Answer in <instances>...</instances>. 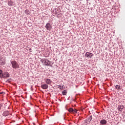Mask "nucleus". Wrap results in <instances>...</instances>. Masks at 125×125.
<instances>
[{
	"instance_id": "obj_1",
	"label": "nucleus",
	"mask_w": 125,
	"mask_h": 125,
	"mask_svg": "<svg viewBox=\"0 0 125 125\" xmlns=\"http://www.w3.org/2000/svg\"><path fill=\"white\" fill-rule=\"evenodd\" d=\"M11 64L13 69H19L20 67L19 64H18V62L15 61H12L11 62Z\"/></svg>"
},
{
	"instance_id": "obj_2",
	"label": "nucleus",
	"mask_w": 125,
	"mask_h": 125,
	"mask_svg": "<svg viewBox=\"0 0 125 125\" xmlns=\"http://www.w3.org/2000/svg\"><path fill=\"white\" fill-rule=\"evenodd\" d=\"M42 63H43L46 66H49L50 65V62L45 59H42L41 60Z\"/></svg>"
},
{
	"instance_id": "obj_3",
	"label": "nucleus",
	"mask_w": 125,
	"mask_h": 125,
	"mask_svg": "<svg viewBox=\"0 0 125 125\" xmlns=\"http://www.w3.org/2000/svg\"><path fill=\"white\" fill-rule=\"evenodd\" d=\"M85 56L87 57V58H91L92 56H93V54L90 52H86L85 54Z\"/></svg>"
},
{
	"instance_id": "obj_4",
	"label": "nucleus",
	"mask_w": 125,
	"mask_h": 125,
	"mask_svg": "<svg viewBox=\"0 0 125 125\" xmlns=\"http://www.w3.org/2000/svg\"><path fill=\"white\" fill-rule=\"evenodd\" d=\"M45 27L46 29L47 30H48L49 31H50V30L51 29V28H52V27L51 26V25H50V23H47Z\"/></svg>"
},
{
	"instance_id": "obj_5",
	"label": "nucleus",
	"mask_w": 125,
	"mask_h": 125,
	"mask_svg": "<svg viewBox=\"0 0 125 125\" xmlns=\"http://www.w3.org/2000/svg\"><path fill=\"white\" fill-rule=\"evenodd\" d=\"M41 87L43 89H47L48 88V85H47L46 83L43 84L41 85Z\"/></svg>"
},
{
	"instance_id": "obj_6",
	"label": "nucleus",
	"mask_w": 125,
	"mask_h": 125,
	"mask_svg": "<svg viewBox=\"0 0 125 125\" xmlns=\"http://www.w3.org/2000/svg\"><path fill=\"white\" fill-rule=\"evenodd\" d=\"M5 64V61L3 58H0V65L3 66Z\"/></svg>"
},
{
	"instance_id": "obj_7",
	"label": "nucleus",
	"mask_w": 125,
	"mask_h": 125,
	"mask_svg": "<svg viewBox=\"0 0 125 125\" xmlns=\"http://www.w3.org/2000/svg\"><path fill=\"white\" fill-rule=\"evenodd\" d=\"M2 78H9V73L8 72H5L2 75Z\"/></svg>"
},
{
	"instance_id": "obj_8",
	"label": "nucleus",
	"mask_w": 125,
	"mask_h": 125,
	"mask_svg": "<svg viewBox=\"0 0 125 125\" xmlns=\"http://www.w3.org/2000/svg\"><path fill=\"white\" fill-rule=\"evenodd\" d=\"M46 84H51L52 81L50 79H46L45 80Z\"/></svg>"
},
{
	"instance_id": "obj_9",
	"label": "nucleus",
	"mask_w": 125,
	"mask_h": 125,
	"mask_svg": "<svg viewBox=\"0 0 125 125\" xmlns=\"http://www.w3.org/2000/svg\"><path fill=\"white\" fill-rule=\"evenodd\" d=\"M124 107L123 105H120L118 107V110L120 111V112H122L123 111V109H124Z\"/></svg>"
},
{
	"instance_id": "obj_10",
	"label": "nucleus",
	"mask_w": 125,
	"mask_h": 125,
	"mask_svg": "<svg viewBox=\"0 0 125 125\" xmlns=\"http://www.w3.org/2000/svg\"><path fill=\"white\" fill-rule=\"evenodd\" d=\"M100 123L102 125H105L107 123V122L105 120H102L101 121Z\"/></svg>"
},
{
	"instance_id": "obj_11",
	"label": "nucleus",
	"mask_w": 125,
	"mask_h": 125,
	"mask_svg": "<svg viewBox=\"0 0 125 125\" xmlns=\"http://www.w3.org/2000/svg\"><path fill=\"white\" fill-rule=\"evenodd\" d=\"M12 4H13V1H12V0H10L8 2V5L9 6H11Z\"/></svg>"
},
{
	"instance_id": "obj_12",
	"label": "nucleus",
	"mask_w": 125,
	"mask_h": 125,
	"mask_svg": "<svg viewBox=\"0 0 125 125\" xmlns=\"http://www.w3.org/2000/svg\"><path fill=\"white\" fill-rule=\"evenodd\" d=\"M115 88L116 89H117V90L121 89V86H120L119 85H116L115 86Z\"/></svg>"
},
{
	"instance_id": "obj_13",
	"label": "nucleus",
	"mask_w": 125,
	"mask_h": 125,
	"mask_svg": "<svg viewBox=\"0 0 125 125\" xmlns=\"http://www.w3.org/2000/svg\"><path fill=\"white\" fill-rule=\"evenodd\" d=\"M73 111H74V109H73L72 108H70L68 109V112H69V113H73Z\"/></svg>"
},
{
	"instance_id": "obj_14",
	"label": "nucleus",
	"mask_w": 125,
	"mask_h": 125,
	"mask_svg": "<svg viewBox=\"0 0 125 125\" xmlns=\"http://www.w3.org/2000/svg\"><path fill=\"white\" fill-rule=\"evenodd\" d=\"M62 95H66L67 94V91H66V90H64L62 92Z\"/></svg>"
},
{
	"instance_id": "obj_15",
	"label": "nucleus",
	"mask_w": 125,
	"mask_h": 125,
	"mask_svg": "<svg viewBox=\"0 0 125 125\" xmlns=\"http://www.w3.org/2000/svg\"><path fill=\"white\" fill-rule=\"evenodd\" d=\"M1 76H2V70L0 69V76L1 77Z\"/></svg>"
},
{
	"instance_id": "obj_16",
	"label": "nucleus",
	"mask_w": 125,
	"mask_h": 125,
	"mask_svg": "<svg viewBox=\"0 0 125 125\" xmlns=\"http://www.w3.org/2000/svg\"><path fill=\"white\" fill-rule=\"evenodd\" d=\"M77 112H78V110L77 109H73V113H77Z\"/></svg>"
},
{
	"instance_id": "obj_17",
	"label": "nucleus",
	"mask_w": 125,
	"mask_h": 125,
	"mask_svg": "<svg viewBox=\"0 0 125 125\" xmlns=\"http://www.w3.org/2000/svg\"><path fill=\"white\" fill-rule=\"evenodd\" d=\"M64 88H65V86L63 85L62 87L60 88V89H64Z\"/></svg>"
},
{
	"instance_id": "obj_18",
	"label": "nucleus",
	"mask_w": 125,
	"mask_h": 125,
	"mask_svg": "<svg viewBox=\"0 0 125 125\" xmlns=\"http://www.w3.org/2000/svg\"><path fill=\"white\" fill-rule=\"evenodd\" d=\"M2 120V118L1 117H0V125L1 123Z\"/></svg>"
},
{
	"instance_id": "obj_19",
	"label": "nucleus",
	"mask_w": 125,
	"mask_h": 125,
	"mask_svg": "<svg viewBox=\"0 0 125 125\" xmlns=\"http://www.w3.org/2000/svg\"><path fill=\"white\" fill-rule=\"evenodd\" d=\"M3 93H4V92H1L0 93V94H3Z\"/></svg>"
},
{
	"instance_id": "obj_20",
	"label": "nucleus",
	"mask_w": 125,
	"mask_h": 125,
	"mask_svg": "<svg viewBox=\"0 0 125 125\" xmlns=\"http://www.w3.org/2000/svg\"><path fill=\"white\" fill-rule=\"evenodd\" d=\"M5 113H8V111H6V112H5Z\"/></svg>"
},
{
	"instance_id": "obj_21",
	"label": "nucleus",
	"mask_w": 125,
	"mask_h": 125,
	"mask_svg": "<svg viewBox=\"0 0 125 125\" xmlns=\"http://www.w3.org/2000/svg\"><path fill=\"white\" fill-rule=\"evenodd\" d=\"M86 0V1H88V0Z\"/></svg>"
},
{
	"instance_id": "obj_22",
	"label": "nucleus",
	"mask_w": 125,
	"mask_h": 125,
	"mask_svg": "<svg viewBox=\"0 0 125 125\" xmlns=\"http://www.w3.org/2000/svg\"><path fill=\"white\" fill-rule=\"evenodd\" d=\"M27 11H28L26 10V11H25V12H27Z\"/></svg>"
}]
</instances>
